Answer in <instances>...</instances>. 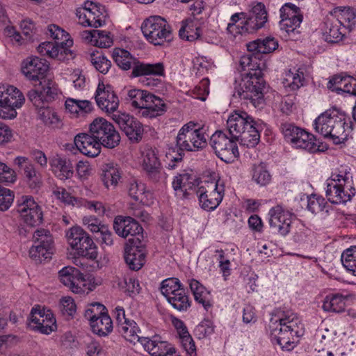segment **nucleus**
Instances as JSON below:
<instances>
[{
    "instance_id": "36",
    "label": "nucleus",
    "mask_w": 356,
    "mask_h": 356,
    "mask_svg": "<svg viewBox=\"0 0 356 356\" xmlns=\"http://www.w3.org/2000/svg\"><path fill=\"white\" fill-rule=\"evenodd\" d=\"M137 341L143 346L144 349L151 356H161L167 353L169 348L166 341H161L159 337L154 336L152 338L140 337Z\"/></svg>"
},
{
    "instance_id": "44",
    "label": "nucleus",
    "mask_w": 356,
    "mask_h": 356,
    "mask_svg": "<svg viewBox=\"0 0 356 356\" xmlns=\"http://www.w3.org/2000/svg\"><path fill=\"white\" fill-rule=\"evenodd\" d=\"M346 298L340 294L327 296L323 303V309L325 312L339 313L345 309Z\"/></svg>"
},
{
    "instance_id": "63",
    "label": "nucleus",
    "mask_w": 356,
    "mask_h": 356,
    "mask_svg": "<svg viewBox=\"0 0 356 356\" xmlns=\"http://www.w3.org/2000/svg\"><path fill=\"white\" fill-rule=\"evenodd\" d=\"M346 77L342 74L334 76L327 83V88L332 91L336 92L337 94H343V90L345 88Z\"/></svg>"
},
{
    "instance_id": "29",
    "label": "nucleus",
    "mask_w": 356,
    "mask_h": 356,
    "mask_svg": "<svg viewBox=\"0 0 356 356\" xmlns=\"http://www.w3.org/2000/svg\"><path fill=\"white\" fill-rule=\"evenodd\" d=\"M74 141L80 152L89 157H95L101 152L102 145L90 132L77 134Z\"/></svg>"
},
{
    "instance_id": "7",
    "label": "nucleus",
    "mask_w": 356,
    "mask_h": 356,
    "mask_svg": "<svg viewBox=\"0 0 356 356\" xmlns=\"http://www.w3.org/2000/svg\"><path fill=\"white\" fill-rule=\"evenodd\" d=\"M207 145V135L203 127L193 122L185 124L179 131L176 138L178 156L174 161H181L184 152H197Z\"/></svg>"
},
{
    "instance_id": "27",
    "label": "nucleus",
    "mask_w": 356,
    "mask_h": 356,
    "mask_svg": "<svg viewBox=\"0 0 356 356\" xmlns=\"http://www.w3.org/2000/svg\"><path fill=\"white\" fill-rule=\"evenodd\" d=\"M134 238H129L124 247V260L131 270H140L145 262V252Z\"/></svg>"
},
{
    "instance_id": "11",
    "label": "nucleus",
    "mask_w": 356,
    "mask_h": 356,
    "mask_svg": "<svg viewBox=\"0 0 356 356\" xmlns=\"http://www.w3.org/2000/svg\"><path fill=\"white\" fill-rule=\"evenodd\" d=\"M161 292L171 306L179 311L186 312L191 307V301L179 279L168 278L161 282Z\"/></svg>"
},
{
    "instance_id": "16",
    "label": "nucleus",
    "mask_w": 356,
    "mask_h": 356,
    "mask_svg": "<svg viewBox=\"0 0 356 356\" xmlns=\"http://www.w3.org/2000/svg\"><path fill=\"white\" fill-rule=\"evenodd\" d=\"M33 239L35 245L29 250V255L36 262L50 259L54 254V242L50 232L45 229H38L35 231Z\"/></svg>"
},
{
    "instance_id": "2",
    "label": "nucleus",
    "mask_w": 356,
    "mask_h": 356,
    "mask_svg": "<svg viewBox=\"0 0 356 356\" xmlns=\"http://www.w3.org/2000/svg\"><path fill=\"white\" fill-rule=\"evenodd\" d=\"M314 125L316 132L331 139L334 144L346 141L351 130V126L346 122V115L336 108L321 113Z\"/></svg>"
},
{
    "instance_id": "47",
    "label": "nucleus",
    "mask_w": 356,
    "mask_h": 356,
    "mask_svg": "<svg viewBox=\"0 0 356 356\" xmlns=\"http://www.w3.org/2000/svg\"><path fill=\"white\" fill-rule=\"evenodd\" d=\"M332 207L327 203L324 197L317 195H312L308 197L307 209L312 213H327Z\"/></svg>"
},
{
    "instance_id": "31",
    "label": "nucleus",
    "mask_w": 356,
    "mask_h": 356,
    "mask_svg": "<svg viewBox=\"0 0 356 356\" xmlns=\"http://www.w3.org/2000/svg\"><path fill=\"white\" fill-rule=\"evenodd\" d=\"M49 166L52 173L60 180L71 179L74 175V168L71 161L58 154L50 158Z\"/></svg>"
},
{
    "instance_id": "8",
    "label": "nucleus",
    "mask_w": 356,
    "mask_h": 356,
    "mask_svg": "<svg viewBox=\"0 0 356 356\" xmlns=\"http://www.w3.org/2000/svg\"><path fill=\"white\" fill-rule=\"evenodd\" d=\"M265 85L263 78L243 76L239 82L235 81L234 95L249 100L255 108L260 107L264 104Z\"/></svg>"
},
{
    "instance_id": "51",
    "label": "nucleus",
    "mask_w": 356,
    "mask_h": 356,
    "mask_svg": "<svg viewBox=\"0 0 356 356\" xmlns=\"http://www.w3.org/2000/svg\"><path fill=\"white\" fill-rule=\"evenodd\" d=\"M39 88L42 94H43L46 102L54 99L58 95L57 86L51 79L44 77L43 79L40 80Z\"/></svg>"
},
{
    "instance_id": "60",
    "label": "nucleus",
    "mask_w": 356,
    "mask_h": 356,
    "mask_svg": "<svg viewBox=\"0 0 356 356\" xmlns=\"http://www.w3.org/2000/svg\"><path fill=\"white\" fill-rule=\"evenodd\" d=\"M214 332V326L213 323L209 320L202 321L197 325L194 330L195 334L199 339H203L210 336Z\"/></svg>"
},
{
    "instance_id": "62",
    "label": "nucleus",
    "mask_w": 356,
    "mask_h": 356,
    "mask_svg": "<svg viewBox=\"0 0 356 356\" xmlns=\"http://www.w3.org/2000/svg\"><path fill=\"white\" fill-rule=\"evenodd\" d=\"M302 19L300 18L289 19L281 18L280 26L282 31L289 35L291 33H294L296 29L300 27Z\"/></svg>"
},
{
    "instance_id": "32",
    "label": "nucleus",
    "mask_w": 356,
    "mask_h": 356,
    "mask_svg": "<svg viewBox=\"0 0 356 356\" xmlns=\"http://www.w3.org/2000/svg\"><path fill=\"white\" fill-rule=\"evenodd\" d=\"M131 75L138 76H163L165 75V67L163 63H146L138 60L133 65Z\"/></svg>"
},
{
    "instance_id": "25",
    "label": "nucleus",
    "mask_w": 356,
    "mask_h": 356,
    "mask_svg": "<svg viewBox=\"0 0 356 356\" xmlns=\"http://www.w3.org/2000/svg\"><path fill=\"white\" fill-rule=\"evenodd\" d=\"M60 281L69 287L72 292H84L85 277L80 270L72 266H65L58 272Z\"/></svg>"
},
{
    "instance_id": "13",
    "label": "nucleus",
    "mask_w": 356,
    "mask_h": 356,
    "mask_svg": "<svg viewBox=\"0 0 356 356\" xmlns=\"http://www.w3.org/2000/svg\"><path fill=\"white\" fill-rule=\"evenodd\" d=\"M24 102L22 92L9 84H0V118L13 119L17 116L16 109Z\"/></svg>"
},
{
    "instance_id": "39",
    "label": "nucleus",
    "mask_w": 356,
    "mask_h": 356,
    "mask_svg": "<svg viewBox=\"0 0 356 356\" xmlns=\"http://www.w3.org/2000/svg\"><path fill=\"white\" fill-rule=\"evenodd\" d=\"M121 178L120 168L113 163H106L103 166L102 181L106 188L115 187Z\"/></svg>"
},
{
    "instance_id": "21",
    "label": "nucleus",
    "mask_w": 356,
    "mask_h": 356,
    "mask_svg": "<svg viewBox=\"0 0 356 356\" xmlns=\"http://www.w3.org/2000/svg\"><path fill=\"white\" fill-rule=\"evenodd\" d=\"M95 101L98 107L108 114H115L119 106V98L110 85L98 84L95 92Z\"/></svg>"
},
{
    "instance_id": "59",
    "label": "nucleus",
    "mask_w": 356,
    "mask_h": 356,
    "mask_svg": "<svg viewBox=\"0 0 356 356\" xmlns=\"http://www.w3.org/2000/svg\"><path fill=\"white\" fill-rule=\"evenodd\" d=\"M209 80L208 78L202 79L200 83L191 91L192 96L197 99L204 101L209 95Z\"/></svg>"
},
{
    "instance_id": "23",
    "label": "nucleus",
    "mask_w": 356,
    "mask_h": 356,
    "mask_svg": "<svg viewBox=\"0 0 356 356\" xmlns=\"http://www.w3.org/2000/svg\"><path fill=\"white\" fill-rule=\"evenodd\" d=\"M268 215L271 228L282 236L289 233L292 222V213L284 209L282 206L277 205L270 209Z\"/></svg>"
},
{
    "instance_id": "26",
    "label": "nucleus",
    "mask_w": 356,
    "mask_h": 356,
    "mask_svg": "<svg viewBox=\"0 0 356 356\" xmlns=\"http://www.w3.org/2000/svg\"><path fill=\"white\" fill-rule=\"evenodd\" d=\"M266 68L265 60L257 54L251 53L241 57L238 70L246 71L243 76L263 78V72Z\"/></svg>"
},
{
    "instance_id": "35",
    "label": "nucleus",
    "mask_w": 356,
    "mask_h": 356,
    "mask_svg": "<svg viewBox=\"0 0 356 356\" xmlns=\"http://www.w3.org/2000/svg\"><path fill=\"white\" fill-rule=\"evenodd\" d=\"M277 47V40L271 37L257 39L247 44L248 51L257 54L260 57H261V54H267L274 51Z\"/></svg>"
},
{
    "instance_id": "34",
    "label": "nucleus",
    "mask_w": 356,
    "mask_h": 356,
    "mask_svg": "<svg viewBox=\"0 0 356 356\" xmlns=\"http://www.w3.org/2000/svg\"><path fill=\"white\" fill-rule=\"evenodd\" d=\"M166 108L162 99L149 92L143 108L142 115L151 118H155L161 115L166 111Z\"/></svg>"
},
{
    "instance_id": "22",
    "label": "nucleus",
    "mask_w": 356,
    "mask_h": 356,
    "mask_svg": "<svg viewBox=\"0 0 356 356\" xmlns=\"http://www.w3.org/2000/svg\"><path fill=\"white\" fill-rule=\"evenodd\" d=\"M113 229L115 233L122 237L135 236L133 238L136 243H140L143 238V227L131 217L116 216L113 222Z\"/></svg>"
},
{
    "instance_id": "58",
    "label": "nucleus",
    "mask_w": 356,
    "mask_h": 356,
    "mask_svg": "<svg viewBox=\"0 0 356 356\" xmlns=\"http://www.w3.org/2000/svg\"><path fill=\"white\" fill-rule=\"evenodd\" d=\"M106 312V307L101 303H91L84 313L85 318L90 322Z\"/></svg>"
},
{
    "instance_id": "48",
    "label": "nucleus",
    "mask_w": 356,
    "mask_h": 356,
    "mask_svg": "<svg viewBox=\"0 0 356 356\" xmlns=\"http://www.w3.org/2000/svg\"><path fill=\"white\" fill-rule=\"evenodd\" d=\"M90 60L94 67L104 74H106L111 67V60L99 51L91 53Z\"/></svg>"
},
{
    "instance_id": "46",
    "label": "nucleus",
    "mask_w": 356,
    "mask_h": 356,
    "mask_svg": "<svg viewBox=\"0 0 356 356\" xmlns=\"http://www.w3.org/2000/svg\"><path fill=\"white\" fill-rule=\"evenodd\" d=\"M118 332L127 341L135 343L140 337V330L133 320H129L118 327Z\"/></svg>"
},
{
    "instance_id": "18",
    "label": "nucleus",
    "mask_w": 356,
    "mask_h": 356,
    "mask_svg": "<svg viewBox=\"0 0 356 356\" xmlns=\"http://www.w3.org/2000/svg\"><path fill=\"white\" fill-rule=\"evenodd\" d=\"M76 15L79 24L95 28L103 26L107 17L105 7L92 1H86L83 8L76 10Z\"/></svg>"
},
{
    "instance_id": "45",
    "label": "nucleus",
    "mask_w": 356,
    "mask_h": 356,
    "mask_svg": "<svg viewBox=\"0 0 356 356\" xmlns=\"http://www.w3.org/2000/svg\"><path fill=\"white\" fill-rule=\"evenodd\" d=\"M181 38L188 41H194L200 38L201 30L192 19H186L181 22V26L179 31Z\"/></svg>"
},
{
    "instance_id": "17",
    "label": "nucleus",
    "mask_w": 356,
    "mask_h": 356,
    "mask_svg": "<svg viewBox=\"0 0 356 356\" xmlns=\"http://www.w3.org/2000/svg\"><path fill=\"white\" fill-rule=\"evenodd\" d=\"M16 210L21 220L27 226L36 227L42 222V208L30 195L22 196L17 200Z\"/></svg>"
},
{
    "instance_id": "24",
    "label": "nucleus",
    "mask_w": 356,
    "mask_h": 356,
    "mask_svg": "<svg viewBox=\"0 0 356 356\" xmlns=\"http://www.w3.org/2000/svg\"><path fill=\"white\" fill-rule=\"evenodd\" d=\"M48 70L47 61L37 56L27 58L22 65V73L28 79L33 81L43 79Z\"/></svg>"
},
{
    "instance_id": "28",
    "label": "nucleus",
    "mask_w": 356,
    "mask_h": 356,
    "mask_svg": "<svg viewBox=\"0 0 356 356\" xmlns=\"http://www.w3.org/2000/svg\"><path fill=\"white\" fill-rule=\"evenodd\" d=\"M13 163L24 175L31 186L35 187L41 184L42 175L28 157L17 156L13 159Z\"/></svg>"
},
{
    "instance_id": "33",
    "label": "nucleus",
    "mask_w": 356,
    "mask_h": 356,
    "mask_svg": "<svg viewBox=\"0 0 356 356\" xmlns=\"http://www.w3.org/2000/svg\"><path fill=\"white\" fill-rule=\"evenodd\" d=\"M197 184L195 176L184 172L175 177L172 183L177 195L186 197L188 192L193 190Z\"/></svg>"
},
{
    "instance_id": "14",
    "label": "nucleus",
    "mask_w": 356,
    "mask_h": 356,
    "mask_svg": "<svg viewBox=\"0 0 356 356\" xmlns=\"http://www.w3.org/2000/svg\"><path fill=\"white\" fill-rule=\"evenodd\" d=\"M89 132L106 148H114L120 141V134L113 125L103 118H97L92 122Z\"/></svg>"
},
{
    "instance_id": "55",
    "label": "nucleus",
    "mask_w": 356,
    "mask_h": 356,
    "mask_svg": "<svg viewBox=\"0 0 356 356\" xmlns=\"http://www.w3.org/2000/svg\"><path fill=\"white\" fill-rule=\"evenodd\" d=\"M56 328V319L53 314L50 311L46 312L44 319L42 321L40 324L35 330L45 334H49Z\"/></svg>"
},
{
    "instance_id": "5",
    "label": "nucleus",
    "mask_w": 356,
    "mask_h": 356,
    "mask_svg": "<svg viewBox=\"0 0 356 356\" xmlns=\"http://www.w3.org/2000/svg\"><path fill=\"white\" fill-rule=\"evenodd\" d=\"M267 19L265 6L258 3L252 8L248 14L240 13L232 15L227 31L234 37L238 34L252 33L263 27Z\"/></svg>"
},
{
    "instance_id": "57",
    "label": "nucleus",
    "mask_w": 356,
    "mask_h": 356,
    "mask_svg": "<svg viewBox=\"0 0 356 356\" xmlns=\"http://www.w3.org/2000/svg\"><path fill=\"white\" fill-rule=\"evenodd\" d=\"M270 175L266 168L259 164L255 165L253 170V179L259 185L265 186L270 181Z\"/></svg>"
},
{
    "instance_id": "52",
    "label": "nucleus",
    "mask_w": 356,
    "mask_h": 356,
    "mask_svg": "<svg viewBox=\"0 0 356 356\" xmlns=\"http://www.w3.org/2000/svg\"><path fill=\"white\" fill-rule=\"evenodd\" d=\"M149 93L145 90L131 89L128 91L127 99L134 108L143 109Z\"/></svg>"
},
{
    "instance_id": "15",
    "label": "nucleus",
    "mask_w": 356,
    "mask_h": 356,
    "mask_svg": "<svg viewBox=\"0 0 356 356\" xmlns=\"http://www.w3.org/2000/svg\"><path fill=\"white\" fill-rule=\"evenodd\" d=\"M68 243L79 256L96 259L97 248L89 234L81 227H72L67 234Z\"/></svg>"
},
{
    "instance_id": "3",
    "label": "nucleus",
    "mask_w": 356,
    "mask_h": 356,
    "mask_svg": "<svg viewBox=\"0 0 356 356\" xmlns=\"http://www.w3.org/2000/svg\"><path fill=\"white\" fill-rule=\"evenodd\" d=\"M326 197L332 204H341L350 202L356 194L351 168L341 166L326 181Z\"/></svg>"
},
{
    "instance_id": "4",
    "label": "nucleus",
    "mask_w": 356,
    "mask_h": 356,
    "mask_svg": "<svg viewBox=\"0 0 356 356\" xmlns=\"http://www.w3.org/2000/svg\"><path fill=\"white\" fill-rule=\"evenodd\" d=\"M228 134L247 147H255L260 140L257 123L246 112L235 111L227 120Z\"/></svg>"
},
{
    "instance_id": "43",
    "label": "nucleus",
    "mask_w": 356,
    "mask_h": 356,
    "mask_svg": "<svg viewBox=\"0 0 356 356\" xmlns=\"http://www.w3.org/2000/svg\"><path fill=\"white\" fill-rule=\"evenodd\" d=\"M55 197L67 206L79 208L86 204V200L72 195L63 187H56L53 191Z\"/></svg>"
},
{
    "instance_id": "49",
    "label": "nucleus",
    "mask_w": 356,
    "mask_h": 356,
    "mask_svg": "<svg viewBox=\"0 0 356 356\" xmlns=\"http://www.w3.org/2000/svg\"><path fill=\"white\" fill-rule=\"evenodd\" d=\"M341 262L347 271L356 276V245L351 246L343 252Z\"/></svg>"
},
{
    "instance_id": "12",
    "label": "nucleus",
    "mask_w": 356,
    "mask_h": 356,
    "mask_svg": "<svg viewBox=\"0 0 356 356\" xmlns=\"http://www.w3.org/2000/svg\"><path fill=\"white\" fill-rule=\"evenodd\" d=\"M199 203L202 209L213 211L222 202L225 195L223 181H207L202 183L196 191Z\"/></svg>"
},
{
    "instance_id": "56",
    "label": "nucleus",
    "mask_w": 356,
    "mask_h": 356,
    "mask_svg": "<svg viewBox=\"0 0 356 356\" xmlns=\"http://www.w3.org/2000/svg\"><path fill=\"white\" fill-rule=\"evenodd\" d=\"M280 12L281 18H300L301 19L303 18L300 8L291 3L284 4L280 8Z\"/></svg>"
},
{
    "instance_id": "6",
    "label": "nucleus",
    "mask_w": 356,
    "mask_h": 356,
    "mask_svg": "<svg viewBox=\"0 0 356 356\" xmlns=\"http://www.w3.org/2000/svg\"><path fill=\"white\" fill-rule=\"evenodd\" d=\"M48 31L55 42H42L38 47V52L42 56L60 61L65 62L73 59L74 53L70 49L73 44V40L70 38L69 34L56 24L49 25Z\"/></svg>"
},
{
    "instance_id": "41",
    "label": "nucleus",
    "mask_w": 356,
    "mask_h": 356,
    "mask_svg": "<svg viewBox=\"0 0 356 356\" xmlns=\"http://www.w3.org/2000/svg\"><path fill=\"white\" fill-rule=\"evenodd\" d=\"M92 332L99 336H106L113 330V323L111 317L106 312L90 322Z\"/></svg>"
},
{
    "instance_id": "54",
    "label": "nucleus",
    "mask_w": 356,
    "mask_h": 356,
    "mask_svg": "<svg viewBox=\"0 0 356 356\" xmlns=\"http://www.w3.org/2000/svg\"><path fill=\"white\" fill-rule=\"evenodd\" d=\"M280 129L285 140L291 145L303 129L296 126L293 123L286 122L281 123Z\"/></svg>"
},
{
    "instance_id": "64",
    "label": "nucleus",
    "mask_w": 356,
    "mask_h": 356,
    "mask_svg": "<svg viewBox=\"0 0 356 356\" xmlns=\"http://www.w3.org/2000/svg\"><path fill=\"white\" fill-rule=\"evenodd\" d=\"M129 195L135 201L144 202L145 187L143 184L133 181L129 184Z\"/></svg>"
},
{
    "instance_id": "37",
    "label": "nucleus",
    "mask_w": 356,
    "mask_h": 356,
    "mask_svg": "<svg viewBox=\"0 0 356 356\" xmlns=\"http://www.w3.org/2000/svg\"><path fill=\"white\" fill-rule=\"evenodd\" d=\"M330 13L341 23L343 27L351 31L356 24V9L352 7H337Z\"/></svg>"
},
{
    "instance_id": "30",
    "label": "nucleus",
    "mask_w": 356,
    "mask_h": 356,
    "mask_svg": "<svg viewBox=\"0 0 356 356\" xmlns=\"http://www.w3.org/2000/svg\"><path fill=\"white\" fill-rule=\"evenodd\" d=\"M346 29L333 15L330 13L324 22L323 35L327 42H337L346 34Z\"/></svg>"
},
{
    "instance_id": "61",
    "label": "nucleus",
    "mask_w": 356,
    "mask_h": 356,
    "mask_svg": "<svg viewBox=\"0 0 356 356\" xmlns=\"http://www.w3.org/2000/svg\"><path fill=\"white\" fill-rule=\"evenodd\" d=\"M17 180V173L14 169L0 161V182L13 184Z\"/></svg>"
},
{
    "instance_id": "19",
    "label": "nucleus",
    "mask_w": 356,
    "mask_h": 356,
    "mask_svg": "<svg viewBox=\"0 0 356 356\" xmlns=\"http://www.w3.org/2000/svg\"><path fill=\"white\" fill-rule=\"evenodd\" d=\"M142 167L148 177L154 182L165 181L167 175L163 171L158 156V152L152 147H145L142 152Z\"/></svg>"
},
{
    "instance_id": "53",
    "label": "nucleus",
    "mask_w": 356,
    "mask_h": 356,
    "mask_svg": "<svg viewBox=\"0 0 356 356\" xmlns=\"http://www.w3.org/2000/svg\"><path fill=\"white\" fill-rule=\"evenodd\" d=\"M38 115L42 122L49 127H56L60 122L57 113L49 107H42L39 109Z\"/></svg>"
},
{
    "instance_id": "40",
    "label": "nucleus",
    "mask_w": 356,
    "mask_h": 356,
    "mask_svg": "<svg viewBox=\"0 0 356 356\" xmlns=\"http://www.w3.org/2000/svg\"><path fill=\"white\" fill-rule=\"evenodd\" d=\"M189 285L195 300L201 304L206 310H209L212 307L209 291L196 280H191Z\"/></svg>"
},
{
    "instance_id": "9",
    "label": "nucleus",
    "mask_w": 356,
    "mask_h": 356,
    "mask_svg": "<svg viewBox=\"0 0 356 356\" xmlns=\"http://www.w3.org/2000/svg\"><path fill=\"white\" fill-rule=\"evenodd\" d=\"M236 138L222 131H216L210 137V145L216 155L222 161L232 163L240 156Z\"/></svg>"
},
{
    "instance_id": "20",
    "label": "nucleus",
    "mask_w": 356,
    "mask_h": 356,
    "mask_svg": "<svg viewBox=\"0 0 356 356\" xmlns=\"http://www.w3.org/2000/svg\"><path fill=\"white\" fill-rule=\"evenodd\" d=\"M112 119L130 140L138 143L142 139L143 127L137 119L125 113L113 114Z\"/></svg>"
},
{
    "instance_id": "38",
    "label": "nucleus",
    "mask_w": 356,
    "mask_h": 356,
    "mask_svg": "<svg viewBox=\"0 0 356 356\" xmlns=\"http://www.w3.org/2000/svg\"><path fill=\"white\" fill-rule=\"evenodd\" d=\"M291 145L296 149H305L311 153L320 151L315 136L305 129L299 133Z\"/></svg>"
},
{
    "instance_id": "10",
    "label": "nucleus",
    "mask_w": 356,
    "mask_h": 356,
    "mask_svg": "<svg viewBox=\"0 0 356 356\" xmlns=\"http://www.w3.org/2000/svg\"><path fill=\"white\" fill-rule=\"evenodd\" d=\"M142 32L149 42L161 45L172 39V29L167 21L160 16H151L142 24Z\"/></svg>"
},
{
    "instance_id": "42",
    "label": "nucleus",
    "mask_w": 356,
    "mask_h": 356,
    "mask_svg": "<svg viewBox=\"0 0 356 356\" xmlns=\"http://www.w3.org/2000/svg\"><path fill=\"white\" fill-rule=\"evenodd\" d=\"M112 57L116 65L123 70L133 69L136 59L127 50L115 48L113 51Z\"/></svg>"
},
{
    "instance_id": "50",
    "label": "nucleus",
    "mask_w": 356,
    "mask_h": 356,
    "mask_svg": "<svg viewBox=\"0 0 356 356\" xmlns=\"http://www.w3.org/2000/svg\"><path fill=\"white\" fill-rule=\"evenodd\" d=\"M285 82L286 86L292 90H296L303 86L305 83L304 73L300 69L296 70L295 72L289 70L286 74Z\"/></svg>"
},
{
    "instance_id": "1",
    "label": "nucleus",
    "mask_w": 356,
    "mask_h": 356,
    "mask_svg": "<svg viewBox=\"0 0 356 356\" xmlns=\"http://www.w3.org/2000/svg\"><path fill=\"white\" fill-rule=\"evenodd\" d=\"M269 329L271 339L282 348H288L294 337L304 334L303 324L297 314L290 309H277L270 319Z\"/></svg>"
}]
</instances>
